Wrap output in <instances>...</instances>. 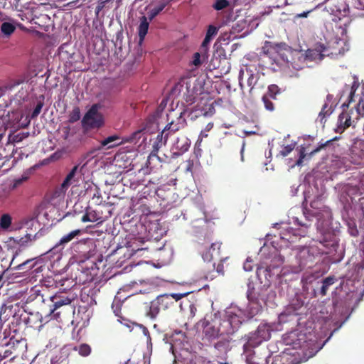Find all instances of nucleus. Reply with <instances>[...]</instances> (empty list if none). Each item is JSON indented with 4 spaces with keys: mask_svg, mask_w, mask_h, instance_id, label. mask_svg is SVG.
<instances>
[{
    "mask_svg": "<svg viewBox=\"0 0 364 364\" xmlns=\"http://www.w3.org/2000/svg\"><path fill=\"white\" fill-rule=\"evenodd\" d=\"M262 52L272 60V65L279 66L283 63H288V54L291 52V48L284 42L274 43L267 41L262 48Z\"/></svg>",
    "mask_w": 364,
    "mask_h": 364,
    "instance_id": "f257e3e1",
    "label": "nucleus"
},
{
    "mask_svg": "<svg viewBox=\"0 0 364 364\" xmlns=\"http://www.w3.org/2000/svg\"><path fill=\"white\" fill-rule=\"evenodd\" d=\"M141 134L142 130H137L134 132L129 136L126 137L124 139L122 140L117 134L109 136L108 137L100 141V149L105 147L107 149H109L118 146L122 144L124 142H136L138 139L141 138Z\"/></svg>",
    "mask_w": 364,
    "mask_h": 364,
    "instance_id": "f03ea898",
    "label": "nucleus"
},
{
    "mask_svg": "<svg viewBox=\"0 0 364 364\" xmlns=\"http://www.w3.org/2000/svg\"><path fill=\"white\" fill-rule=\"evenodd\" d=\"M74 299L73 294H68L64 292L57 293L53 296H49V301L52 303L49 305V314H53L56 318L59 317L60 313H55V311L63 306L70 304Z\"/></svg>",
    "mask_w": 364,
    "mask_h": 364,
    "instance_id": "7ed1b4c3",
    "label": "nucleus"
},
{
    "mask_svg": "<svg viewBox=\"0 0 364 364\" xmlns=\"http://www.w3.org/2000/svg\"><path fill=\"white\" fill-rule=\"evenodd\" d=\"M174 302L168 294L158 296L151 302L149 314L155 318L161 311H166L173 306Z\"/></svg>",
    "mask_w": 364,
    "mask_h": 364,
    "instance_id": "20e7f679",
    "label": "nucleus"
},
{
    "mask_svg": "<svg viewBox=\"0 0 364 364\" xmlns=\"http://www.w3.org/2000/svg\"><path fill=\"white\" fill-rule=\"evenodd\" d=\"M82 123L84 127L99 128L103 124L102 115L98 112V107L94 105L84 116Z\"/></svg>",
    "mask_w": 364,
    "mask_h": 364,
    "instance_id": "39448f33",
    "label": "nucleus"
},
{
    "mask_svg": "<svg viewBox=\"0 0 364 364\" xmlns=\"http://www.w3.org/2000/svg\"><path fill=\"white\" fill-rule=\"evenodd\" d=\"M86 164L87 163L84 164L80 169H79V165L75 166L66 176L59 190L55 191V195H58V196H60V194L64 195L71 184L75 182H77L80 176V172L86 166Z\"/></svg>",
    "mask_w": 364,
    "mask_h": 364,
    "instance_id": "423d86ee",
    "label": "nucleus"
},
{
    "mask_svg": "<svg viewBox=\"0 0 364 364\" xmlns=\"http://www.w3.org/2000/svg\"><path fill=\"white\" fill-rule=\"evenodd\" d=\"M168 138V134H165V132H161L154 139L150 140L151 144L152 149L148 156L147 163L151 164V161L156 159L160 161V157L157 155L159 150L166 144Z\"/></svg>",
    "mask_w": 364,
    "mask_h": 364,
    "instance_id": "0eeeda50",
    "label": "nucleus"
},
{
    "mask_svg": "<svg viewBox=\"0 0 364 364\" xmlns=\"http://www.w3.org/2000/svg\"><path fill=\"white\" fill-rule=\"evenodd\" d=\"M200 323L203 327V341H211L218 338L220 330L217 322L205 318Z\"/></svg>",
    "mask_w": 364,
    "mask_h": 364,
    "instance_id": "6e6552de",
    "label": "nucleus"
},
{
    "mask_svg": "<svg viewBox=\"0 0 364 364\" xmlns=\"http://www.w3.org/2000/svg\"><path fill=\"white\" fill-rule=\"evenodd\" d=\"M120 294V292H118L117 295L115 296L112 304V309L115 316L119 318L118 321L122 322L120 319L124 321L126 320L122 312V307L125 309L127 306V304H129V300L132 299V295L122 298Z\"/></svg>",
    "mask_w": 364,
    "mask_h": 364,
    "instance_id": "1a4fd4ad",
    "label": "nucleus"
},
{
    "mask_svg": "<svg viewBox=\"0 0 364 364\" xmlns=\"http://www.w3.org/2000/svg\"><path fill=\"white\" fill-rule=\"evenodd\" d=\"M22 119V114L18 110H13V111H7L6 116L4 118V122H1L0 124L2 123V126L6 127V132L8 128H16L19 127L20 122Z\"/></svg>",
    "mask_w": 364,
    "mask_h": 364,
    "instance_id": "9d476101",
    "label": "nucleus"
},
{
    "mask_svg": "<svg viewBox=\"0 0 364 364\" xmlns=\"http://www.w3.org/2000/svg\"><path fill=\"white\" fill-rule=\"evenodd\" d=\"M284 262L283 258L277 254V252H274V255L271 259L269 264L266 263V267L263 269L262 267H258L257 270V274L258 276L261 274V272L263 271L264 273V276L267 277V276H270V274L275 269H278L280 267Z\"/></svg>",
    "mask_w": 364,
    "mask_h": 364,
    "instance_id": "9b49d317",
    "label": "nucleus"
},
{
    "mask_svg": "<svg viewBox=\"0 0 364 364\" xmlns=\"http://www.w3.org/2000/svg\"><path fill=\"white\" fill-rule=\"evenodd\" d=\"M328 48L323 44H316L313 49L306 51V58L311 60H322L326 55H329Z\"/></svg>",
    "mask_w": 364,
    "mask_h": 364,
    "instance_id": "f8f14e48",
    "label": "nucleus"
},
{
    "mask_svg": "<svg viewBox=\"0 0 364 364\" xmlns=\"http://www.w3.org/2000/svg\"><path fill=\"white\" fill-rule=\"evenodd\" d=\"M29 136L28 132H19L16 133L15 132L10 133L7 137L5 136L4 141H6L5 147H3L5 150L7 148L12 149V153L14 151V144L22 141L24 139Z\"/></svg>",
    "mask_w": 364,
    "mask_h": 364,
    "instance_id": "ddd939ff",
    "label": "nucleus"
},
{
    "mask_svg": "<svg viewBox=\"0 0 364 364\" xmlns=\"http://www.w3.org/2000/svg\"><path fill=\"white\" fill-rule=\"evenodd\" d=\"M13 268L17 270H22L24 272L33 269V272L36 274L43 271V266H38V262L35 261L34 259H28L22 263L14 266Z\"/></svg>",
    "mask_w": 364,
    "mask_h": 364,
    "instance_id": "4468645a",
    "label": "nucleus"
},
{
    "mask_svg": "<svg viewBox=\"0 0 364 364\" xmlns=\"http://www.w3.org/2000/svg\"><path fill=\"white\" fill-rule=\"evenodd\" d=\"M191 141L185 135H181L177 138L176 141L173 144V149L177 151L173 153V156H178L186 151H187L190 147Z\"/></svg>",
    "mask_w": 364,
    "mask_h": 364,
    "instance_id": "2eb2a0df",
    "label": "nucleus"
},
{
    "mask_svg": "<svg viewBox=\"0 0 364 364\" xmlns=\"http://www.w3.org/2000/svg\"><path fill=\"white\" fill-rule=\"evenodd\" d=\"M5 341L4 346L6 345L8 349L11 350V353L14 355L11 359L15 358L18 355V352L22 350L24 341L17 340L14 336L11 338L7 336L5 338Z\"/></svg>",
    "mask_w": 364,
    "mask_h": 364,
    "instance_id": "dca6fc26",
    "label": "nucleus"
},
{
    "mask_svg": "<svg viewBox=\"0 0 364 364\" xmlns=\"http://www.w3.org/2000/svg\"><path fill=\"white\" fill-rule=\"evenodd\" d=\"M353 110L350 112L343 110L338 116L337 132L342 133L345 129L351 125V115Z\"/></svg>",
    "mask_w": 364,
    "mask_h": 364,
    "instance_id": "f3484780",
    "label": "nucleus"
},
{
    "mask_svg": "<svg viewBox=\"0 0 364 364\" xmlns=\"http://www.w3.org/2000/svg\"><path fill=\"white\" fill-rule=\"evenodd\" d=\"M222 242H215L211 244L209 249L203 254V258L205 261L210 262L215 257H219L220 255V249Z\"/></svg>",
    "mask_w": 364,
    "mask_h": 364,
    "instance_id": "a211bd4d",
    "label": "nucleus"
},
{
    "mask_svg": "<svg viewBox=\"0 0 364 364\" xmlns=\"http://www.w3.org/2000/svg\"><path fill=\"white\" fill-rule=\"evenodd\" d=\"M218 28L213 26L210 25L208 28L207 33L205 37L202 42V44L200 48V53L204 55L207 53L208 49V45L213 38V36H215L218 33Z\"/></svg>",
    "mask_w": 364,
    "mask_h": 364,
    "instance_id": "6ab92c4d",
    "label": "nucleus"
},
{
    "mask_svg": "<svg viewBox=\"0 0 364 364\" xmlns=\"http://www.w3.org/2000/svg\"><path fill=\"white\" fill-rule=\"evenodd\" d=\"M149 27V22L148 21L147 18L145 16H141L140 18V24L138 27L139 43H141L144 40L145 36L147 34Z\"/></svg>",
    "mask_w": 364,
    "mask_h": 364,
    "instance_id": "aec40b11",
    "label": "nucleus"
},
{
    "mask_svg": "<svg viewBox=\"0 0 364 364\" xmlns=\"http://www.w3.org/2000/svg\"><path fill=\"white\" fill-rule=\"evenodd\" d=\"M43 287H33L30 290V295L28 298V301H31L36 299L45 303L46 299L44 298L43 294H42V291Z\"/></svg>",
    "mask_w": 364,
    "mask_h": 364,
    "instance_id": "412c9836",
    "label": "nucleus"
},
{
    "mask_svg": "<svg viewBox=\"0 0 364 364\" xmlns=\"http://www.w3.org/2000/svg\"><path fill=\"white\" fill-rule=\"evenodd\" d=\"M262 342L263 341H262L261 338L257 335L256 331L251 333L248 336L247 343L243 346L244 350H246L248 347L256 348L259 346Z\"/></svg>",
    "mask_w": 364,
    "mask_h": 364,
    "instance_id": "4be33fe9",
    "label": "nucleus"
},
{
    "mask_svg": "<svg viewBox=\"0 0 364 364\" xmlns=\"http://www.w3.org/2000/svg\"><path fill=\"white\" fill-rule=\"evenodd\" d=\"M82 231L79 229L71 231L67 235H65L63 236L59 242L55 245V247H57L58 246H65L68 242L72 241L75 237L80 235L81 234Z\"/></svg>",
    "mask_w": 364,
    "mask_h": 364,
    "instance_id": "5701e85b",
    "label": "nucleus"
},
{
    "mask_svg": "<svg viewBox=\"0 0 364 364\" xmlns=\"http://www.w3.org/2000/svg\"><path fill=\"white\" fill-rule=\"evenodd\" d=\"M271 331L270 327L267 324H260L257 330V335L261 338L262 341H268L271 338Z\"/></svg>",
    "mask_w": 364,
    "mask_h": 364,
    "instance_id": "b1692460",
    "label": "nucleus"
},
{
    "mask_svg": "<svg viewBox=\"0 0 364 364\" xmlns=\"http://www.w3.org/2000/svg\"><path fill=\"white\" fill-rule=\"evenodd\" d=\"M73 350L77 351L82 357H87L92 352L91 346L87 343H81L79 346H75Z\"/></svg>",
    "mask_w": 364,
    "mask_h": 364,
    "instance_id": "393cba45",
    "label": "nucleus"
},
{
    "mask_svg": "<svg viewBox=\"0 0 364 364\" xmlns=\"http://www.w3.org/2000/svg\"><path fill=\"white\" fill-rule=\"evenodd\" d=\"M336 280L337 279L334 276H329L322 281V287L320 291V294L322 296L327 294L329 287L333 284Z\"/></svg>",
    "mask_w": 364,
    "mask_h": 364,
    "instance_id": "a878e982",
    "label": "nucleus"
},
{
    "mask_svg": "<svg viewBox=\"0 0 364 364\" xmlns=\"http://www.w3.org/2000/svg\"><path fill=\"white\" fill-rule=\"evenodd\" d=\"M279 94H281V89L278 85L272 84L268 86L267 91L264 95L267 96L269 99L277 100V95Z\"/></svg>",
    "mask_w": 364,
    "mask_h": 364,
    "instance_id": "bb28decb",
    "label": "nucleus"
},
{
    "mask_svg": "<svg viewBox=\"0 0 364 364\" xmlns=\"http://www.w3.org/2000/svg\"><path fill=\"white\" fill-rule=\"evenodd\" d=\"M294 223H296L298 225L301 226V228L295 230L293 233V236L299 235L300 237H305L306 235L307 234V230L308 228L309 227V225H308L306 223L300 222V220L297 218H294Z\"/></svg>",
    "mask_w": 364,
    "mask_h": 364,
    "instance_id": "cd10ccee",
    "label": "nucleus"
},
{
    "mask_svg": "<svg viewBox=\"0 0 364 364\" xmlns=\"http://www.w3.org/2000/svg\"><path fill=\"white\" fill-rule=\"evenodd\" d=\"M296 336V333L295 332H291L288 338H285V342L287 345H292L293 348H302L303 345L301 343V341L303 340V338H298L296 341L294 340V338Z\"/></svg>",
    "mask_w": 364,
    "mask_h": 364,
    "instance_id": "c85d7f7f",
    "label": "nucleus"
},
{
    "mask_svg": "<svg viewBox=\"0 0 364 364\" xmlns=\"http://www.w3.org/2000/svg\"><path fill=\"white\" fill-rule=\"evenodd\" d=\"M224 322L228 323L232 329H237L242 323L240 318L236 314H229L227 321Z\"/></svg>",
    "mask_w": 364,
    "mask_h": 364,
    "instance_id": "c756f323",
    "label": "nucleus"
},
{
    "mask_svg": "<svg viewBox=\"0 0 364 364\" xmlns=\"http://www.w3.org/2000/svg\"><path fill=\"white\" fill-rule=\"evenodd\" d=\"M230 6V1L229 0H215L212 4V8L218 11L228 9Z\"/></svg>",
    "mask_w": 364,
    "mask_h": 364,
    "instance_id": "7c9ffc66",
    "label": "nucleus"
},
{
    "mask_svg": "<svg viewBox=\"0 0 364 364\" xmlns=\"http://www.w3.org/2000/svg\"><path fill=\"white\" fill-rule=\"evenodd\" d=\"M92 193V198H97L98 200L102 198L100 189L94 184H88V187L86 188L85 193L91 194Z\"/></svg>",
    "mask_w": 364,
    "mask_h": 364,
    "instance_id": "2f4dec72",
    "label": "nucleus"
},
{
    "mask_svg": "<svg viewBox=\"0 0 364 364\" xmlns=\"http://www.w3.org/2000/svg\"><path fill=\"white\" fill-rule=\"evenodd\" d=\"M15 26L9 22H4L1 24V31L6 36H10L15 31Z\"/></svg>",
    "mask_w": 364,
    "mask_h": 364,
    "instance_id": "473e14b6",
    "label": "nucleus"
},
{
    "mask_svg": "<svg viewBox=\"0 0 364 364\" xmlns=\"http://www.w3.org/2000/svg\"><path fill=\"white\" fill-rule=\"evenodd\" d=\"M180 123L176 124L170 122L162 131L165 132V134H168L169 135L170 134L175 133L181 129V128H180Z\"/></svg>",
    "mask_w": 364,
    "mask_h": 364,
    "instance_id": "72a5a7b5",
    "label": "nucleus"
},
{
    "mask_svg": "<svg viewBox=\"0 0 364 364\" xmlns=\"http://www.w3.org/2000/svg\"><path fill=\"white\" fill-rule=\"evenodd\" d=\"M13 240L15 242L20 245H26L28 242L32 240V235L31 234L26 233L23 237L17 236L16 237H13Z\"/></svg>",
    "mask_w": 364,
    "mask_h": 364,
    "instance_id": "f704fd0d",
    "label": "nucleus"
},
{
    "mask_svg": "<svg viewBox=\"0 0 364 364\" xmlns=\"http://www.w3.org/2000/svg\"><path fill=\"white\" fill-rule=\"evenodd\" d=\"M11 225V217L9 214H4L0 219V227L8 229Z\"/></svg>",
    "mask_w": 364,
    "mask_h": 364,
    "instance_id": "c9c22d12",
    "label": "nucleus"
},
{
    "mask_svg": "<svg viewBox=\"0 0 364 364\" xmlns=\"http://www.w3.org/2000/svg\"><path fill=\"white\" fill-rule=\"evenodd\" d=\"M262 101L264 103L265 109L269 112H273L275 109L274 104L272 99L268 98L267 96L263 95Z\"/></svg>",
    "mask_w": 364,
    "mask_h": 364,
    "instance_id": "e433bc0d",
    "label": "nucleus"
},
{
    "mask_svg": "<svg viewBox=\"0 0 364 364\" xmlns=\"http://www.w3.org/2000/svg\"><path fill=\"white\" fill-rule=\"evenodd\" d=\"M80 118V111L79 107H75L69 114V122L71 123L78 121Z\"/></svg>",
    "mask_w": 364,
    "mask_h": 364,
    "instance_id": "4c0bfd02",
    "label": "nucleus"
},
{
    "mask_svg": "<svg viewBox=\"0 0 364 364\" xmlns=\"http://www.w3.org/2000/svg\"><path fill=\"white\" fill-rule=\"evenodd\" d=\"M295 148L294 144H291L282 147V149L279 151V155L285 157L288 156Z\"/></svg>",
    "mask_w": 364,
    "mask_h": 364,
    "instance_id": "58836bf2",
    "label": "nucleus"
},
{
    "mask_svg": "<svg viewBox=\"0 0 364 364\" xmlns=\"http://www.w3.org/2000/svg\"><path fill=\"white\" fill-rule=\"evenodd\" d=\"M328 105L327 103H325L322 107V109L321 111L319 112L318 114V118L319 119L320 122H323V120L324 119V118L326 117V116H328L331 114V112H329L330 110V108L328 109V110H326V109L328 108Z\"/></svg>",
    "mask_w": 364,
    "mask_h": 364,
    "instance_id": "ea45409f",
    "label": "nucleus"
},
{
    "mask_svg": "<svg viewBox=\"0 0 364 364\" xmlns=\"http://www.w3.org/2000/svg\"><path fill=\"white\" fill-rule=\"evenodd\" d=\"M183 114H184V112H181L178 114V116L176 117V120L171 119V122L176 123V124H178V123L181 124H180V128H181V129L185 127V126L186 125V120L184 118Z\"/></svg>",
    "mask_w": 364,
    "mask_h": 364,
    "instance_id": "a19ab883",
    "label": "nucleus"
},
{
    "mask_svg": "<svg viewBox=\"0 0 364 364\" xmlns=\"http://www.w3.org/2000/svg\"><path fill=\"white\" fill-rule=\"evenodd\" d=\"M299 159L296 161V165L297 166H301L303 164V160L306 156V152H305V148L303 146H301L299 149H297Z\"/></svg>",
    "mask_w": 364,
    "mask_h": 364,
    "instance_id": "79ce46f5",
    "label": "nucleus"
},
{
    "mask_svg": "<svg viewBox=\"0 0 364 364\" xmlns=\"http://www.w3.org/2000/svg\"><path fill=\"white\" fill-rule=\"evenodd\" d=\"M43 106V102H38L37 105H36L34 109L33 110L31 117V118H36L38 116V114L41 113L42 107Z\"/></svg>",
    "mask_w": 364,
    "mask_h": 364,
    "instance_id": "37998d69",
    "label": "nucleus"
},
{
    "mask_svg": "<svg viewBox=\"0 0 364 364\" xmlns=\"http://www.w3.org/2000/svg\"><path fill=\"white\" fill-rule=\"evenodd\" d=\"M6 127L0 124V149H3L6 136Z\"/></svg>",
    "mask_w": 364,
    "mask_h": 364,
    "instance_id": "c03bdc74",
    "label": "nucleus"
},
{
    "mask_svg": "<svg viewBox=\"0 0 364 364\" xmlns=\"http://www.w3.org/2000/svg\"><path fill=\"white\" fill-rule=\"evenodd\" d=\"M356 113L358 114L356 119H358L360 115L363 116L364 114V102L363 100H360L357 104Z\"/></svg>",
    "mask_w": 364,
    "mask_h": 364,
    "instance_id": "a18cd8bd",
    "label": "nucleus"
},
{
    "mask_svg": "<svg viewBox=\"0 0 364 364\" xmlns=\"http://www.w3.org/2000/svg\"><path fill=\"white\" fill-rule=\"evenodd\" d=\"M42 286H45L46 287H51L55 284V282L53 278H46L41 281Z\"/></svg>",
    "mask_w": 364,
    "mask_h": 364,
    "instance_id": "49530a36",
    "label": "nucleus"
},
{
    "mask_svg": "<svg viewBox=\"0 0 364 364\" xmlns=\"http://www.w3.org/2000/svg\"><path fill=\"white\" fill-rule=\"evenodd\" d=\"M257 82V79L254 74H250L248 79H247V85L249 87H250V92L254 88L255 85Z\"/></svg>",
    "mask_w": 364,
    "mask_h": 364,
    "instance_id": "de8ad7c7",
    "label": "nucleus"
},
{
    "mask_svg": "<svg viewBox=\"0 0 364 364\" xmlns=\"http://www.w3.org/2000/svg\"><path fill=\"white\" fill-rule=\"evenodd\" d=\"M321 205V198L319 196H317L314 200L311 201L310 206L314 209H320Z\"/></svg>",
    "mask_w": 364,
    "mask_h": 364,
    "instance_id": "09e8293b",
    "label": "nucleus"
},
{
    "mask_svg": "<svg viewBox=\"0 0 364 364\" xmlns=\"http://www.w3.org/2000/svg\"><path fill=\"white\" fill-rule=\"evenodd\" d=\"M88 212L90 213V216L91 219H92V222H97L101 219V217L99 215L98 213L96 210H88Z\"/></svg>",
    "mask_w": 364,
    "mask_h": 364,
    "instance_id": "8fccbe9b",
    "label": "nucleus"
},
{
    "mask_svg": "<svg viewBox=\"0 0 364 364\" xmlns=\"http://www.w3.org/2000/svg\"><path fill=\"white\" fill-rule=\"evenodd\" d=\"M107 1H108V0H106V1L100 0V1H98L97 6L95 8V14H96L97 16H98L100 12L103 9V8L105 7V3L107 2Z\"/></svg>",
    "mask_w": 364,
    "mask_h": 364,
    "instance_id": "3c124183",
    "label": "nucleus"
},
{
    "mask_svg": "<svg viewBox=\"0 0 364 364\" xmlns=\"http://www.w3.org/2000/svg\"><path fill=\"white\" fill-rule=\"evenodd\" d=\"M201 61H200V53H195L194 55H193V64L198 67L199 65H201Z\"/></svg>",
    "mask_w": 364,
    "mask_h": 364,
    "instance_id": "603ef678",
    "label": "nucleus"
},
{
    "mask_svg": "<svg viewBox=\"0 0 364 364\" xmlns=\"http://www.w3.org/2000/svg\"><path fill=\"white\" fill-rule=\"evenodd\" d=\"M27 179V177H22L18 179L14 180V183L11 186L12 189H15L18 188L20 185L23 183Z\"/></svg>",
    "mask_w": 364,
    "mask_h": 364,
    "instance_id": "864d4df0",
    "label": "nucleus"
},
{
    "mask_svg": "<svg viewBox=\"0 0 364 364\" xmlns=\"http://www.w3.org/2000/svg\"><path fill=\"white\" fill-rule=\"evenodd\" d=\"M4 355H2L3 356V360L5 359V358H10L11 360V357L14 355L11 353V350H9L7 348L6 346H4Z\"/></svg>",
    "mask_w": 364,
    "mask_h": 364,
    "instance_id": "5fc2aeb1",
    "label": "nucleus"
},
{
    "mask_svg": "<svg viewBox=\"0 0 364 364\" xmlns=\"http://www.w3.org/2000/svg\"><path fill=\"white\" fill-rule=\"evenodd\" d=\"M5 339H2L1 338L0 340V362L3 360V355H4V351L5 350L4 348V343H5Z\"/></svg>",
    "mask_w": 364,
    "mask_h": 364,
    "instance_id": "6e6d98bb",
    "label": "nucleus"
},
{
    "mask_svg": "<svg viewBox=\"0 0 364 364\" xmlns=\"http://www.w3.org/2000/svg\"><path fill=\"white\" fill-rule=\"evenodd\" d=\"M81 221L82 223L92 222V219L90 216L88 209L86 210V213L82 215V217L81 218Z\"/></svg>",
    "mask_w": 364,
    "mask_h": 364,
    "instance_id": "4d7b16f0",
    "label": "nucleus"
},
{
    "mask_svg": "<svg viewBox=\"0 0 364 364\" xmlns=\"http://www.w3.org/2000/svg\"><path fill=\"white\" fill-rule=\"evenodd\" d=\"M186 294H168L172 298V300L174 299L176 301L181 299Z\"/></svg>",
    "mask_w": 364,
    "mask_h": 364,
    "instance_id": "13d9d810",
    "label": "nucleus"
},
{
    "mask_svg": "<svg viewBox=\"0 0 364 364\" xmlns=\"http://www.w3.org/2000/svg\"><path fill=\"white\" fill-rule=\"evenodd\" d=\"M355 268L358 271L364 269V251L363 252V257L360 262H358L355 265Z\"/></svg>",
    "mask_w": 364,
    "mask_h": 364,
    "instance_id": "bf43d9fd",
    "label": "nucleus"
},
{
    "mask_svg": "<svg viewBox=\"0 0 364 364\" xmlns=\"http://www.w3.org/2000/svg\"><path fill=\"white\" fill-rule=\"evenodd\" d=\"M251 261H249L248 259L246 260V262L244 263V269L245 271H251L252 269V267L250 264Z\"/></svg>",
    "mask_w": 364,
    "mask_h": 364,
    "instance_id": "052dcab7",
    "label": "nucleus"
},
{
    "mask_svg": "<svg viewBox=\"0 0 364 364\" xmlns=\"http://www.w3.org/2000/svg\"><path fill=\"white\" fill-rule=\"evenodd\" d=\"M330 141H328L325 144H323L321 145H320L319 146H318L317 148H316L314 150H313L311 152V154H314L317 152H318L321 149H323V147H325L326 146V144L328 143H329Z\"/></svg>",
    "mask_w": 364,
    "mask_h": 364,
    "instance_id": "680f3d73",
    "label": "nucleus"
},
{
    "mask_svg": "<svg viewBox=\"0 0 364 364\" xmlns=\"http://www.w3.org/2000/svg\"><path fill=\"white\" fill-rule=\"evenodd\" d=\"M223 264L222 262L219 263L217 266L216 271L218 274H223Z\"/></svg>",
    "mask_w": 364,
    "mask_h": 364,
    "instance_id": "e2e57ef3",
    "label": "nucleus"
},
{
    "mask_svg": "<svg viewBox=\"0 0 364 364\" xmlns=\"http://www.w3.org/2000/svg\"><path fill=\"white\" fill-rule=\"evenodd\" d=\"M350 235H352L353 237H356L358 235V230H357L356 228H351L350 231Z\"/></svg>",
    "mask_w": 364,
    "mask_h": 364,
    "instance_id": "0e129e2a",
    "label": "nucleus"
},
{
    "mask_svg": "<svg viewBox=\"0 0 364 364\" xmlns=\"http://www.w3.org/2000/svg\"><path fill=\"white\" fill-rule=\"evenodd\" d=\"M189 306H190L191 315L192 316H193L195 315L196 311V306L193 304H190Z\"/></svg>",
    "mask_w": 364,
    "mask_h": 364,
    "instance_id": "69168bd1",
    "label": "nucleus"
},
{
    "mask_svg": "<svg viewBox=\"0 0 364 364\" xmlns=\"http://www.w3.org/2000/svg\"><path fill=\"white\" fill-rule=\"evenodd\" d=\"M311 11H304L303 13H301V14H297V17L299 18H306L308 16V14L311 12Z\"/></svg>",
    "mask_w": 364,
    "mask_h": 364,
    "instance_id": "338daca9",
    "label": "nucleus"
},
{
    "mask_svg": "<svg viewBox=\"0 0 364 364\" xmlns=\"http://www.w3.org/2000/svg\"><path fill=\"white\" fill-rule=\"evenodd\" d=\"M213 127V123L212 122H210L208 123L206 126H205V132H209L210 131Z\"/></svg>",
    "mask_w": 364,
    "mask_h": 364,
    "instance_id": "774afa93",
    "label": "nucleus"
}]
</instances>
